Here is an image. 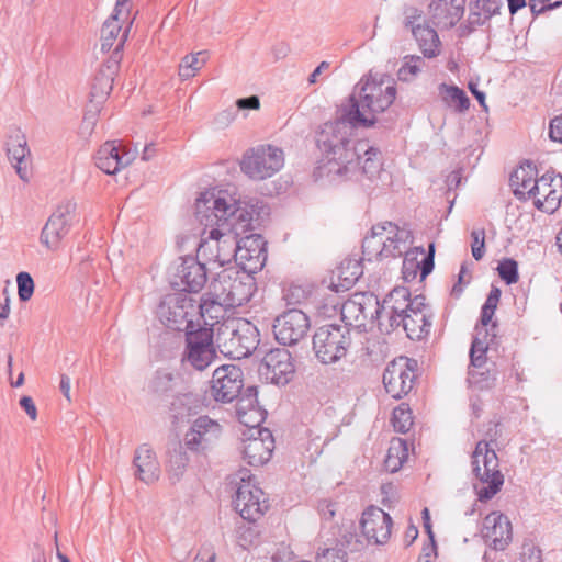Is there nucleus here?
I'll list each match as a JSON object with an SVG mask.
<instances>
[{
	"label": "nucleus",
	"instance_id": "nucleus-1",
	"mask_svg": "<svg viewBox=\"0 0 562 562\" xmlns=\"http://www.w3.org/2000/svg\"><path fill=\"white\" fill-rule=\"evenodd\" d=\"M254 207L227 190L209 189L199 194L193 220L200 237L198 252L204 259L224 266L233 258L249 273L261 270L267 260L266 243L258 234L247 235Z\"/></svg>",
	"mask_w": 562,
	"mask_h": 562
},
{
	"label": "nucleus",
	"instance_id": "nucleus-2",
	"mask_svg": "<svg viewBox=\"0 0 562 562\" xmlns=\"http://www.w3.org/2000/svg\"><path fill=\"white\" fill-rule=\"evenodd\" d=\"M352 127L346 120L345 112L341 119L326 122L322 126L317 145L323 157L316 169L317 177L339 184L357 176V147L360 140L351 138Z\"/></svg>",
	"mask_w": 562,
	"mask_h": 562
},
{
	"label": "nucleus",
	"instance_id": "nucleus-3",
	"mask_svg": "<svg viewBox=\"0 0 562 562\" xmlns=\"http://www.w3.org/2000/svg\"><path fill=\"white\" fill-rule=\"evenodd\" d=\"M396 97L394 81L387 76H369L360 82L357 98L345 110L346 120L356 127H371L376 116L387 110Z\"/></svg>",
	"mask_w": 562,
	"mask_h": 562
},
{
	"label": "nucleus",
	"instance_id": "nucleus-4",
	"mask_svg": "<svg viewBox=\"0 0 562 562\" xmlns=\"http://www.w3.org/2000/svg\"><path fill=\"white\" fill-rule=\"evenodd\" d=\"M413 233L407 227H400L392 222L378 223L362 243L363 257L368 261L383 260L402 256L412 246Z\"/></svg>",
	"mask_w": 562,
	"mask_h": 562
},
{
	"label": "nucleus",
	"instance_id": "nucleus-5",
	"mask_svg": "<svg viewBox=\"0 0 562 562\" xmlns=\"http://www.w3.org/2000/svg\"><path fill=\"white\" fill-rule=\"evenodd\" d=\"M210 289L215 297L234 308L250 302L257 291V283L251 273L228 267L216 273L210 282Z\"/></svg>",
	"mask_w": 562,
	"mask_h": 562
},
{
	"label": "nucleus",
	"instance_id": "nucleus-6",
	"mask_svg": "<svg viewBox=\"0 0 562 562\" xmlns=\"http://www.w3.org/2000/svg\"><path fill=\"white\" fill-rule=\"evenodd\" d=\"M284 165L283 149L273 144H258L246 149L238 162L241 173L255 182L274 177Z\"/></svg>",
	"mask_w": 562,
	"mask_h": 562
},
{
	"label": "nucleus",
	"instance_id": "nucleus-7",
	"mask_svg": "<svg viewBox=\"0 0 562 562\" xmlns=\"http://www.w3.org/2000/svg\"><path fill=\"white\" fill-rule=\"evenodd\" d=\"M217 342L222 352L235 359L246 358L259 345V330L247 319L223 322L217 328Z\"/></svg>",
	"mask_w": 562,
	"mask_h": 562
},
{
	"label": "nucleus",
	"instance_id": "nucleus-8",
	"mask_svg": "<svg viewBox=\"0 0 562 562\" xmlns=\"http://www.w3.org/2000/svg\"><path fill=\"white\" fill-rule=\"evenodd\" d=\"M473 472L481 485H475V493L480 502L493 498L504 484V476L499 471L498 458L486 441L477 442L472 456Z\"/></svg>",
	"mask_w": 562,
	"mask_h": 562
},
{
	"label": "nucleus",
	"instance_id": "nucleus-9",
	"mask_svg": "<svg viewBox=\"0 0 562 562\" xmlns=\"http://www.w3.org/2000/svg\"><path fill=\"white\" fill-rule=\"evenodd\" d=\"M233 506L240 517L249 522L258 521L269 508L267 495L257 484L255 476L247 471L236 487Z\"/></svg>",
	"mask_w": 562,
	"mask_h": 562
},
{
	"label": "nucleus",
	"instance_id": "nucleus-10",
	"mask_svg": "<svg viewBox=\"0 0 562 562\" xmlns=\"http://www.w3.org/2000/svg\"><path fill=\"white\" fill-rule=\"evenodd\" d=\"M133 22L134 15L124 9L113 10L104 21L101 30V50L111 52V60L120 61Z\"/></svg>",
	"mask_w": 562,
	"mask_h": 562
},
{
	"label": "nucleus",
	"instance_id": "nucleus-11",
	"mask_svg": "<svg viewBox=\"0 0 562 562\" xmlns=\"http://www.w3.org/2000/svg\"><path fill=\"white\" fill-rule=\"evenodd\" d=\"M349 345L348 331L339 326H323L316 330L313 337L315 356L325 364L335 363L345 357Z\"/></svg>",
	"mask_w": 562,
	"mask_h": 562
},
{
	"label": "nucleus",
	"instance_id": "nucleus-12",
	"mask_svg": "<svg viewBox=\"0 0 562 562\" xmlns=\"http://www.w3.org/2000/svg\"><path fill=\"white\" fill-rule=\"evenodd\" d=\"M213 338L214 330L212 328L201 327L188 331L183 361L195 370L203 371L206 369L216 358Z\"/></svg>",
	"mask_w": 562,
	"mask_h": 562
},
{
	"label": "nucleus",
	"instance_id": "nucleus-13",
	"mask_svg": "<svg viewBox=\"0 0 562 562\" xmlns=\"http://www.w3.org/2000/svg\"><path fill=\"white\" fill-rule=\"evenodd\" d=\"M273 450L274 439L268 428H252L243 432L239 452L248 465H265L270 461Z\"/></svg>",
	"mask_w": 562,
	"mask_h": 562
},
{
	"label": "nucleus",
	"instance_id": "nucleus-14",
	"mask_svg": "<svg viewBox=\"0 0 562 562\" xmlns=\"http://www.w3.org/2000/svg\"><path fill=\"white\" fill-rule=\"evenodd\" d=\"M193 308L194 300L188 293L175 292L162 296L157 306L156 315L165 326L171 329H180L188 322Z\"/></svg>",
	"mask_w": 562,
	"mask_h": 562
},
{
	"label": "nucleus",
	"instance_id": "nucleus-15",
	"mask_svg": "<svg viewBox=\"0 0 562 562\" xmlns=\"http://www.w3.org/2000/svg\"><path fill=\"white\" fill-rule=\"evenodd\" d=\"M380 316V302L371 293H355L341 306V318L347 326L366 327Z\"/></svg>",
	"mask_w": 562,
	"mask_h": 562
},
{
	"label": "nucleus",
	"instance_id": "nucleus-16",
	"mask_svg": "<svg viewBox=\"0 0 562 562\" xmlns=\"http://www.w3.org/2000/svg\"><path fill=\"white\" fill-rule=\"evenodd\" d=\"M206 280L205 266L192 256L180 258L170 277L171 285L183 293L199 292L205 285Z\"/></svg>",
	"mask_w": 562,
	"mask_h": 562
},
{
	"label": "nucleus",
	"instance_id": "nucleus-17",
	"mask_svg": "<svg viewBox=\"0 0 562 562\" xmlns=\"http://www.w3.org/2000/svg\"><path fill=\"white\" fill-rule=\"evenodd\" d=\"M360 533L368 544H385L392 535V517L376 506L366 508L360 518Z\"/></svg>",
	"mask_w": 562,
	"mask_h": 562
},
{
	"label": "nucleus",
	"instance_id": "nucleus-18",
	"mask_svg": "<svg viewBox=\"0 0 562 562\" xmlns=\"http://www.w3.org/2000/svg\"><path fill=\"white\" fill-rule=\"evenodd\" d=\"M414 364L415 362L406 357H398L387 364L383 373V384L393 398H401L412 390L415 379Z\"/></svg>",
	"mask_w": 562,
	"mask_h": 562
},
{
	"label": "nucleus",
	"instance_id": "nucleus-19",
	"mask_svg": "<svg viewBox=\"0 0 562 562\" xmlns=\"http://www.w3.org/2000/svg\"><path fill=\"white\" fill-rule=\"evenodd\" d=\"M244 385V375L239 367L223 364L213 372L211 395L217 402H232L238 396Z\"/></svg>",
	"mask_w": 562,
	"mask_h": 562
},
{
	"label": "nucleus",
	"instance_id": "nucleus-20",
	"mask_svg": "<svg viewBox=\"0 0 562 562\" xmlns=\"http://www.w3.org/2000/svg\"><path fill=\"white\" fill-rule=\"evenodd\" d=\"M310 329V319L301 310L292 308L280 316L273 323L276 339L284 345L292 346L303 339Z\"/></svg>",
	"mask_w": 562,
	"mask_h": 562
},
{
	"label": "nucleus",
	"instance_id": "nucleus-21",
	"mask_svg": "<svg viewBox=\"0 0 562 562\" xmlns=\"http://www.w3.org/2000/svg\"><path fill=\"white\" fill-rule=\"evenodd\" d=\"M495 334L477 335L472 341L470 350L471 368L469 370V383L479 389H490L494 385L495 378L488 371H481L486 363V352L490 344L493 341Z\"/></svg>",
	"mask_w": 562,
	"mask_h": 562
},
{
	"label": "nucleus",
	"instance_id": "nucleus-22",
	"mask_svg": "<svg viewBox=\"0 0 562 562\" xmlns=\"http://www.w3.org/2000/svg\"><path fill=\"white\" fill-rule=\"evenodd\" d=\"M481 536L493 550H505L513 540L509 518L499 510L491 512L482 520Z\"/></svg>",
	"mask_w": 562,
	"mask_h": 562
},
{
	"label": "nucleus",
	"instance_id": "nucleus-23",
	"mask_svg": "<svg viewBox=\"0 0 562 562\" xmlns=\"http://www.w3.org/2000/svg\"><path fill=\"white\" fill-rule=\"evenodd\" d=\"M429 22L440 30H452L465 13V0H429L426 5Z\"/></svg>",
	"mask_w": 562,
	"mask_h": 562
},
{
	"label": "nucleus",
	"instance_id": "nucleus-24",
	"mask_svg": "<svg viewBox=\"0 0 562 562\" xmlns=\"http://www.w3.org/2000/svg\"><path fill=\"white\" fill-rule=\"evenodd\" d=\"M530 198L533 205L544 213H554L562 200V177L553 173H546L539 178L538 184Z\"/></svg>",
	"mask_w": 562,
	"mask_h": 562
},
{
	"label": "nucleus",
	"instance_id": "nucleus-25",
	"mask_svg": "<svg viewBox=\"0 0 562 562\" xmlns=\"http://www.w3.org/2000/svg\"><path fill=\"white\" fill-rule=\"evenodd\" d=\"M222 434L221 425L207 416L196 418L184 434L183 445L191 452H201Z\"/></svg>",
	"mask_w": 562,
	"mask_h": 562
},
{
	"label": "nucleus",
	"instance_id": "nucleus-26",
	"mask_svg": "<svg viewBox=\"0 0 562 562\" xmlns=\"http://www.w3.org/2000/svg\"><path fill=\"white\" fill-rule=\"evenodd\" d=\"M294 372L292 357L286 349H273L265 356L262 373L271 383L284 385L289 383Z\"/></svg>",
	"mask_w": 562,
	"mask_h": 562
},
{
	"label": "nucleus",
	"instance_id": "nucleus-27",
	"mask_svg": "<svg viewBox=\"0 0 562 562\" xmlns=\"http://www.w3.org/2000/svg\"><path fill=\"white\" fill-rule=\"evenodd\" d=\"M401 326L413 340L423 339L429 334L431 322L425 296L413 297V308L401 319Z\"/></svg>",
	"mask_w": 562,
	"mask_h": 562
},
{
	"label": "nucleus",
	"instance_id": "nucleus-28",
	"mask_svg": "<svg viewBox=\"0 0 562 562\" xmlns=\"http://www.w3.org/2000/svg\"><path fill=\"white\" fill-rule=\"evenodd\" d=\"M7 156L22 181H27L30 177L29 158L31 155L24 132L19 128H12L5 143Z\"/></svg>",
	"mask_w": 562,
	"mask_h": 562
},
{
	"label": "nucleus",
	"instance_id": "nucleus-29",
	"mask_svg": "<svg viewBox=\"0 0 562 562\" xmlns=\"http://www.w3.org/2000/svg\"><path fill=\"white\" fill-rule=\"evenodd\" d=\"M134 476L146 485L157 483L161 468L156 451L147 443L138 446L133 456Z\"/></svg>",
	"mask_w": 562,
	"mask_h": 562
},
{
	"label": "nucleus",
	"instance_id": "nucleus-30",
	"mask_svg": "<svg viewBox=\"0 0 562 562\" xmlns=\"http://www.w3.org/2000/svg\"><path fill=\"white\" fill-rule=\"evenodd\" d=\"M413 308V297L407 288H394L380 304V315L389 319L390 326H401V319Z\"/></svg>",
	"mask_w": 562,
	"mask_h": 562
},
{
	"label": "nucleus",
	"instance_id": "nucleus-31",
	"mask_svg": "<svg viewBox=\"0 0 562 562\" xmlns=\"http://www.w3.org/2000/svg\"><path fill=\"white\" fill-rule=\"evenodd\" d=\"M434 252L435 245H429V252L426 254L424 247H408L404 250L403 259V277L405 280H413L416 278L417 272H420V278L425 279L434 269Z\"/></svg>",
	"mask_w": 562,
	"mask_h": 562
},
{
	"label": "nucleus",
	"instance_id": "nucleus-32",
	"mask_svg": "<svg viewBox=\"0 0 562 562\" xmlns=\"http://www.w3.org/2000/svg\"><path fill=\"white\" fill-rule=\"evenodd\" d=\"M238 420L248 429L262 428L266 411L258 403L257 387H247L236 405Z\"/></svg>",
	"mask_w": 562,
	"mask_h": 562
},
{
	"label": "nucleus",
	"instance_id": "nucleus-33",
	"mask_svg": "<svg viewBox=\"0 0 562 562\" xmlns=\"http://www.w3.org/2000/svg\"><path fill=\"white\" fill-rule=\"evenodd\" d=\"M95 166L108 175H115L121 169L127 167L134 157L128 153L120 154V148L115 142L104 143L95 154Z\"/></svg>",
	"mask_w": 562,
	"mask_h": 562
},
{
	"label": "nucleus",
	"instance_id": "nucleus-34",
	"mask_svg": "<svg viewBox=\"0 0 562 562\" xmlns=\"http://www.w3.org/2000/svg\"><path fill=\"white\" fill-rule=\"evenodd\" d=\"M357 176L351 180H358L359 175L373 181L378 179L382 172V161L379 150L370 146L367 142H359L357 147Z\"/></svg>",
	"mask_w": 562,
	"mask_h": 562
},
{
	"label": "nucleus",
	"instance_id": "nucleus-35",
	"mask_svg": "<svg viewBox=\"0 0 562 562\" xmlns=\"http://www.w3.org/2000/svg\"><path fill=\"white\" fill-rule=\"evenodd\" d=\"M539 182L537 169L531 164H525L514 170L510 176V186L514 194L520 200H530Z\"/></svg>",
	"mask_w": 562,
	"mask_h": 562
},
{
	"label": "nucleus",
	"instance_id": "nucleus-36",
	"mask_svg": "<svg viewBox=\"0 0 562 562\" xmlns=\"http://www.w3.org/2000/svg\"><path fill=\"white\" fill-rule=\"evenodd\" d=\"M226 307L227 304L215 297L209 288V291L201 297L199 305L200 317L204 324L203 327L215 330L214 327L216 326L217 328L226 315Z\"/></svg>",
	"mask_w": 562,
	"mask_h": 562
},
{
	"label": "nucleus",
	"instance_id": "nucleus-37",
	"mask_svg": "<svg viewBox=\"0 0 562 562\" xmlns=\"http://www.w3.org/2000/svg\"><path fill=\"white\" fill-rule=\"evenodd\" d=\"M432 24L416 26L413 29V36L423 56L428 59L438 57L442 52V43L439 34Z\"/></svg>",
	"mask_w": 562,
	"mask_h": 562
},
{
	"label": "nucleus",
	"instance_id": "nucleus-38",
	"mask_svg": "<svg viewBox=\"0 0 562 562\" xmlns=\"http://www.w3.org/2000/svg\"><path fill=\"white\" fill-rule=\"evenodd\" d=\"M69 227L47 218L40 233V244L49 252L61 249L63 240L69 233Z\"/></svg>",
	"mask_w": 562,
	"mask_h": 562
},
{
	"label": "nucleus",
	"instance_id": "nucleus-39",
	"mask_svg": "<svg viewBox=\"0 0 562 562\" xmlns=\"http://www.w3.org/2000/svg\"><path fill=\"white\" fill-rule=\"evenodd\" d=\"M362 274V268L357 259H345L336 270V281H331V288L336 291L350 289Z\"/></svg>",
	"mask_w": 562,
	"mask_h": 562
},
{
	"label": "nucleus",
	"instance_id": "nucleus-40",
	"mask_svg": "<svg viewBox=\"0 0 562 562\" xmlns=\"http://www.w3.org/2000/svg\"><path fill=\"white\" fill-rule=\"evenodd\" d=\"M119 63L120 61L109 59L99 70L91 90V95L94 99L104 100L111 93Z\"/></svg>",
	"mask_w": 562,
	"mask_h": 562
},
{
	"label": "nucleus",
	"instance_id": "nucleus-41",
	"mask_svg": "<svg viewBox=\"0 0 562 562\" xmlns=\"http://www.w3.org/2000/svg\"><path fill=\"white\" fill-rule=\"evenodd\" d=\"M409 456L407 442L402 438H393L390 441L389 449L384 459V468L390 473H395L402 469Z\"/></svg>",
	"mask_w": 562,
	"mask_h": 562
},
{
	"label": "nucleus",
	"instance_id": "nucleus-42",
	"mask_svg": "<svg viewBox=\"0 0 562 562\" xmlns=\"http://www.w3.org/2000/svg\"><path fill=\"white\" fill-rule=\"evenodd\" d=\"M503 5V0H475L471 5L472 23L483 24L493 15L498 14Z\"/></svg>",
	"mask_w": 562,
	"mask_h": 562
},
{
	"label": "nucleus",
	"instance_id": "nucleus-43",
	"mask_svg": "<svg viewBox=\"0 0 562 562\" xmlns=\"http://www.w3.org/2000/svg\"><path fill=\"white\" fill-rule=\"evenodd\" d=\"M439 92L443 102L456 111L464 112L469 109L470 100L462 89L442 83L439 86Z\"/></svg>",
	"mask_w": 562,
	"mask_h": 562
},
{
	"label": "nucleus",
	"instance_id": "nucleus-44",
	"mask_svg": "<svg viewBox=\"0 0 562 562\" xmlns=\"http://www.w3.org/2000/svg\"><path fill=\"white\" fill-rule=\"evenodd\" d=\"M204 55L205 54L203 52H198L189 54L182 58L178 71L181 80L184 81L196 76L206 63V58L203 57Z\"/></svg>",
	"mask_w": 562,
	"mask_h": 562
},
{
	"label": "nucleus",
	"instance_id": "nucleus-45",
	"mask_svg": "<svg viewBox=\"0 0 562 562\" xmlns=\"http://www.w3.org/2000/svg\"><path fill=\"white\" fill-rule=\"evenodd\" d=\"M425 66L423 57L417 55L405 56L397 71L401 81L411 82L422 72Z\"/></svg>",
	"mask_w": 562,
	"mask_h": 562
},
{
	"label": "nucleus",
	"instance_id": "nucleus-46",
	"mask_svg": "<svg viewBox=\"0 0 562 562\" xmlns=\"http://www.w3.org/2000/svg\"><path fill=\"white\" fill-rule=\"evenodd\" d=\"M189 458L184 452L171 454L167 462V474L172 483L179 482L186 473Z\"/></svg>",
	"mask_w": 562,
	"mask_h": 562
},
{
	"label": "nucleus",
	"instance_id": "nucleus-47",
	"mask_svg": "<svg viewBox=\"0 0 562 562\" xmlns=\"http://www.w3.org/2000/svg\"><path fill=\"white\" fill-rule=\"evenodd\" d=\"M76 210L77 204L74 200H64L57 204L48 218L70 228Z\"/></svg>",
	"mask_w": 562,
	"mask_h": 562
},
{
	"label": "nucleus",
	"instance_id": "nucleus-48",
	"mask_svg": "<svg viewBox=\"0 0 562 562\" xmlns=\"http://www.w3.org/2000/svg\"><path fill=\"white\" fill-rule=\"evenodd\" d=\"M392 424L396 431L405 434L413 426V416L408 405L402 403L393 411Z\"/></svg>",
	"mask_w": 562,
	"mask_h": 562
},
{
	"label": "nucleus",
	"instance_id": "nucleus-49",
	"mask_svg": "<svg viewBox=\"0 0 562 562\" xmlns=\"http://www.w3.org/2000/svg\"><path fill=\"white\" fill-rule=\"evenodd\" d=\"M18 295L20 301L27 302L34 293L35 284L29 272L22 271L16 274Z\"/></svg>",
	"mask_w": 562,
	"mask_h": 562
},
{
	"label": "nucleus",
	"instance_id": "nucleus-50",
	"mask_svg": "<svg viewBox=\"0 0 562 562\" xmlns=\"http://www.w3.org/2000/svg\"><path fill=\"white\" fill-rule=\"evenodd\" d=\"M497 271L502 280L507 284L518 281V265L514 259H503L498 262Z\"/></svg>",
	"mask_w": 562,
	"mask_h": 562
},
{
	"label": "nucleus",
	"instance_id": "nucleus-51",
	"mask_svg": "<svg viewBox=\"0 0 562 562\" xmlns=\"http://www.w3.org/2000/svg\"><path fill=\"white\" fill-rule=\"evenodd\" d=\"M430 23L429 21L426 22L423 10L416 8V7H407L404 10V24L407 26L411 32H413V29L416 26H424L426 24Z\"/></svg>",
	"mask_w": 562,
	"mask_h": 562
},
{
	"label": "nucleus",
	"instance_id": "nucleus-52",
	"mask_svg": "<svg viewBox=\"0 0 562 562\" xmlns=\"http://www.w3.org/2000/svg\"><path fill=\"white\" fill-rule=\"evenodd\" d=\"M173 385V376L170 372H157L150 382L154 393L161 394L170 391Z\"/></svg>",
	"mask_w": 562,
	"mask_h": 562
},
{
	"label": "nucleus",
	"instance_id": "nucleus-53",
	"mask_svg": "<svg viewBox=\"0 0 562 562\" xmlns=\"http://www.w3.org/2000/svg\"><path fill=\"white\" fill-rule=\"evenodd\" d=\"M471 237L472 256L475 260H480L485 254V232L484 229H475L472 232Z\"/></svg>",
	"mask_w": 562,
	"mask_h": 562
},
{
	"label": "nucleus",
	"instance_id": "nucleus-54",
	"mask_svg": "<svg viewBox=\"0 0 562 562\" xmlns=\"http://www.w3.org/2000/svg\"><path fill=\"white\" fill-rule=\"evenodd\" d=\"M316 562H347L346 553L340 549H324L317 553Z\"/></svg>",
	"mask_w": 562,
	"mask_h": 562
},
{
	"label": "nucleus",
	"instance_id": "nucleus-55",
	"mask_svg": "<svg viewBox=\"0 0 562 562\" xmlns=\"http://www.w3.org/2000/svg\"><path fill=\"white\" fill-rule=\"evenodd\" d=\"M98 121V113L95 111H88L80 125V135L89 137L92 135Z\"/></svg>",
	"mask_w": 562,
	"mask_h": 562
},
{
	"label": "nucleus",
	"instance_id": "nucleus-56",
	"mask_svg": "<svg viewBox=\"0 0 562 562\" xmlns=\"http://www.w3.org/2000/svg\"><path fill=\"white\" fill-rule=\"evenodd\" d=\"M495 311L482 307L481 313V324L475 327V334L477 335H492L490 333L488 325L492 322ZM494 325L491 326V329L494 330Z\"/></svg>",
	"mask_w": 562,
	"mask_h": 562
},
{
	"label": "nucleus",
	"instance_id": "nucleus-57",
	"mask_svg": "<svg viewBox=\"0 0 562 562\" xmlns=\"http://www.w3.org/2000/svg\"><path fill=\"white\" fill-rule=\"evenodd\" d=\"M19 404L32 422L37 419V408L31 396H22L19 401Z\"/></svg>",
	"mask_w": 562,
	"mask_h": 562
},
{
	"label": "nucleus",
	"instance_id": "nucleus-58",
	"mask_svg": "<svg viewBox=\"0 0 562 562\" xmlns=\"http://www.w3.org/2000/svg\"><path fill=\"white\" fill-rule=\"evenodd\" d=\"M235 104L239 110L258 111L260 109V100L257 95L237 99Z\"/></svg>",
	"mask_w": 562,
	"mask_h": 562
},
{
	"label": "nucleus",
	"instance_id": "nucleus-59",
	"mask_svg": "<svg viewBox=\"0 0 562 562\" xmlns=\"http://www.w3.org/2000/svg\"><path fill=\"white\" fill-rule=\"evenodd\" d=\"M549 135L552 140L562 143V115L551 121Z\"/></svg>",
	"mask_w": 562,
	"mask_h": 562
},
{
	"label": "nucleus",
	"instance_id": "nucleus-60",
	"mask_svg": "<svg viewBox=\"0 0 562 562\" xmlns=\"http://www.w3.org/2000/svg\"><path fill=\"white\" fill-rule=\"evenodd\" d=\"M235 120V114L231 110H224L220 112L215 119L214 122L218 126H227Z\"/></svg>",
	"mask_w": 562,
	"mask_h": 562
},
{
	"label": "nucleus",
	"instance_id": "nucleus-61",
	"mask_svg": "<svg viewBox=\"0 0 562 562\" xmlns=\"http://www.w3.org/2000/svg\"><path fill=\"white\" fill-rule=\"evenodd\" d=\"M468 88L471 91V93L476 98V100L479 101L480 105L484 110H487V105H486V102H485V93L477 89V82H474V81L471 80L469 82V85H468Z\"/></svg>",
	"mask_w": 562,
	"mask_h": 562
},
{
	"label": "nucleus",
	"instance_id": "nucleus-62",
	"mask_svg": "<svg viewBox=\"0 0 562 562\" xmlns=\"http://www.w3.org/2000/svg\"><path fill=\"white\" fill-rule=\"evenodd\" d=\"M59 387H60V391H61L63 395L65 396V398L68 402H71V394H70L71 380L68 375L63 374L60 376Z\"/></svg>",
	"mask_w": 562,
	"mask_h": 562
},
{
	"label": "nucleus",
	"instance_id": "nucleus-63",
	"mask_svg": "<svg viewBox=\"0 0 562 562\" xmlns=\"http://www.w3.org/2000/svg\"><path fill=\"white\" fill-rule=\"evenodd\" d=\"M10 303H11L10 296L7 295L4 299V302L0 304V325H3V323L10 316V313H11Z\"/></svg>",
	"mask_w": 562,
	"mask_h": 562
},
{
	"label": "nucleus",
	"instance_id": "nucleus-64",
	"mask_svg": "<svg viewBox=\"0 0 562 562\" xmlns=\"http://www.w3.org/2000/svg\"><path fill=\"white\" fill-rule=\"evenodd\" d=\"M330 64L326 60L322 61L314 71L310 75L308 82L311 85L315 83L317 81L318 76H321L324 71H326L329 68Z\"/></svg>",
	"mask_w": 562,
	"mask_h": 562
}]
</instances>
